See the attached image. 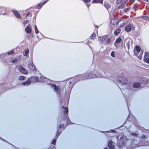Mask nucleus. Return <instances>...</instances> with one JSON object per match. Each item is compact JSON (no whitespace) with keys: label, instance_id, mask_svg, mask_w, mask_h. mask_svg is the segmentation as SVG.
I'll list each match as a JSON object with an SVG mask.
<instances>
[{"label":"nucleus","instance_id":"obj_27","mask_svg":"<svg viewBox=\"0 0 149 149\" xmlns=\"http://www.w3.org/2000/svg\"><path fill=\"white\" fill-rule=\"evenodd\" d=\"M125 3H123L121 4H120L118 8V10H120L122 8L125 6Z\"/></svg>","mask_w":149,"mask_h":149},{"label":"nucleus","instance_id":"obj_55","mask_svg":"<svg viewBox=\"0 0 149 149\" xmlns=\"http://www.w3.org/2000/svg\"><path fill=\"white\" fill-rule=\"evenodd\" d=\"M95 27H98V26L95 25Z\"/></svg>","mask_w":149,"mask_h":149},{"label":"nucleus","instance_id":"obj_42","mask_svg":"<svg viewBox=\"0 0 149 149\" xmlns=\"http://www.w3.org/2000/svg\"><path fill=\"white\" fill-rule=\"evenodd\" d=\"M140 17H141L142 18L144 19H147V17L146 16H141Z\"/></svg>","mask_w":149,"mask_h":149},{"label":"nucleus","instance_id":"obj_32","mask_svg":"<svg viewBox=\"0 0 149 149\" xmlns=\"http://www.w3.org/2000/svg\"><path fill=\"white\" fill-rule=\"evenodd\" d=\"M14 53V51L13 50H11L7 52V54L8 55H11L13 54Z\"/></svg>","mask_w":149,"mask_h":149},{"label":"nucleus","instance_id":"obj_49","mask_svg":"<svg viewBox=\"0 0 149 149\" xmlns=\"http://www.w3.org/2000/svg\"><path fill=\"white\" fill-rule=\"evenodd\" d=\"M86 5L87 6V7L88 8L89 6H90V5H88V4H86Z\"/></svg>","mask_w":149,"mask_h":149},{"label":"nucleus","instance_id":"obj_13","mask_svg":"<svg viewBox=\"0 0 149 149\" xmlns=\"http://www.w3.org/2000/svg\"><path fill=\"white\" fill-rule=\"evenodd\" d=\"M28 67L29 69L32 70H34L35 69V66L34 65L33 63L29 64L28 65Z\"/></svg>","mask_w":149,"mask_h":149},{"label":"nucleus","instance_id":"obj_43","mask_svg":"<svg viewBox=\"0 0 149 149\" xmlns=\"http://www.w3.org/2000/svg\"><path fill=\"white\" fill-rule=\"evenodd\" d=\"M130 1L131 3H133L134 2V0H130Z\"/></svg>","mask_w":149,"mask_h":149},{"label":"nucleus","instance_id":"obj_61","mask_svg":"<svg viewBox=\"0 0 149 149\" xmlns=\"http://www.w3.org/2000/svg\"><path fill=\"white\" fill-rule=\"evenodd\" d=\"M1 8V7H0V8Z\"/></svg>","mask_w":149,"mask_h":149},{"label":"nucleus","instance_id":"obj_14","mask_svg":"<svg viewBox=\"0 0 149 149\" xmlns=\"http://www.w3.org/2000/svg\"><path fill=\"white\" fill-rule=\"evenodd\" d=\"M30 26L29 25H28L26 26V27L25 29V31L26 33H30L31 31V30L29 27Z\"/></svg>","mask_w":149,"mask_h":149},{"label":"nucleus","instance_id":"obj_33","mask_svg":"<svg viewBox=\"0 0 149 149\" xmlns=\"http://www.w3.org/2000/svg\"><path fill=\"white\" fill-rule=\"evenodd\" d=\"M115 52L113 51H112L111 54V56L113 57H115Z\"/></svg>","mask_w":149,"mask_h":149},{"label":"nucleus","instance_id":"obj_39","mask_svg":"<svg viewBox=\"0 0 149 149\" xmlns=\"http://www.w3.org/2000/svg\"><path fill=\"white\" fill-rule=\"evenodd\" d=\"M64 126V125L63 124H61L60 125L58 128H61L62 127L63 128Z\"/></svg>","mask_w":149,"mask_h":149},{"label":"nucleus","instance_id":"obj_8","mask_svg":"<svg viewBox=\"0 0 149 149\" xmlns=\"http://www.w3.org/2000/svg\"><path fill=\"white\" fill-rule=\"evenodd\" d=\"M149 53L148 52H145L144 57V60L148 63H149Z\"/></svg>","mask_w":149,"mask_h":149},{"label":"nucleus","instance_id":"obj_6","mask_svg":"<svg viewBox=\"0 0 149 149\" xmlns=\"http://www.w3.org/2000/svg\"><path fill=\"white\" fill-rule=\"evenodd\" d=\"M149 83V80L145 78H140V88L141 84H146Z\"/></svg>","mask_w":149,"mask_h":149},{"label":"nucleus","instance_id":"obj_28","mask_svg":"<svg viewBox=\"0 0 149 149\" xmlns=\"http://www.w3.org/2000/svg\"><path fill=\"white\" fill-rule=\"evenodd\" d=\"M96 36V34L95 33H93L91 36L90 37V38L91 39H94Z\"/></svg>","mask_w":149,"mask_h":149},{"label":"nucleus","instance_id":"obj_25","mask_svg":"<svg viewBox=\"0 0 149 149\" xmlns=\"http://www.w3.org/2000/svg\"><path fill=\"white\" fill-rule=\"evenodd\" d=\"M108 35L104 36L100 38V39L102 41H104L107 38Z\"/></svg>","mask_w":149,"mask_h":149},{"label":"nucleus","instance_id":"obj_59","mask_svg":"<svg viewBox=\"0 0 149 149\" xmlns=\"http://www.w3.org/2000/svg\"><path fill=\"white\" fill-rule=\"evenodd\" d=\"M40 77V78H41V77H42H42Z\"/></svg>","mask_w":149,"mask_h":149},{"label":"nucleus","instance_id":"obj_5","mask_svg":"<svg viewBox=\"0 0 149 149\" xmlns=\"http://www.w3.org/2000/svg\"><path fill=\"white\" fill-rule=\"evenodd\" d=\"M62 108H64V110L63 111V113L65 115V114H66V115L65 116V119L67 120V124H69V122L68 121V120L70 121V119L68 116V108L67 107H63Z\"/></svg>","mask_w":149,"mask_h":149},{"label":"nucleus","instance_id":"obj_52","mask_svg":"<svg viewBox=\"0 0 149 149\" xmlns=\"http://www.w3.org/2000/svg\"><path fill=\"white\" fill-rule=\"evenodd\" d=\"M101 73L102 74L103 73H104V72L102 71V72H101Z\"/></svg>","mask_w":149,"mask_h":149},{"label":"nucleus","instance_id":"obj_58","mask_svg":"<svg viewBox=\"0 0 149 149\" xmlns=\"http://www.w3.org/2000/svg\"><path fill=\"white\" fill-rule=\"evenodd\" d=\"M126 3V1H125L124 3H125V4Z\"/></svg>","mask_w":149,"mask_h":149},{"label":"nucleus","instance_id":"obj_10","mask_svg":"<svg viewBox=\"0 0 149 149\" xmlns=\"http://www.w3.org/2000/svg\"><path fill=\"white\" fill-rule=\"evenodd\" d=\"M113 142L111 140L109 141L108 143V146L109 149H114L115 146L113 144Z\"/></svg>","mask_w":149,"mask_h":149},{"label":"nucleus","instance_id":"obj_16","mask_svg":"<svg viewBox=\"0 0 149 149\" xmlns=\"http://www.w3.org/2000/svg\"><path fill=\"white\" fill-rule=\"evenodd\" d=\"M31 82L29 79L26 81L22 83V84L23 85L28 86L31 84Z\"/></svg>","mask_w":149,"mask_h":149},{"label":"nucleus","instance_id":"obj_15","mask_svg":"<svg viewBox=\"0 0 149 149\" xmlns=\"http://www.w3.org/2000/svg\"><path fill=\"white\" fill-rule=\"evenodd\" d=\"M132 40L128 41L126 44V46L127 48L128 49H130V46H132Z\"/></svg>","mask_w":149,"mask_h":149},{"label":"nucleus","instance_id":"obj_54","mask_svg":"<svg viewBox=\"0 0 149 149\" xmlns=\"http://www.w3.org/2000/svg\"><path fill=\"white\" fill-rule=\"evenodd\" d=\"M69 88H72V86H70V87H69Z\"/></svg>","mask_w":149,"mask_h":149},{"label":"nucleus","instance_id":"obj_56","mask_svg":"<svg viewBox=\"0 0 149 149\" xmlns=\"http://www.w3.org/2000/svg\"><path fill=\"white\" fill-rule=\"evenodd\" d=\"M106 132H109V131H107Z\"/></svg>","mask_w":149,"mask_h":149},{"label":"nucleus","instance_id":"obj_24","mask_svg":"<svg viewBox=\"0 0 149 149\" xmlns=\"http://www.w3.org/2000/svg\"><path fill=\"white\" fill-rule=\"evenodd\" d=\"M133 86L135 88L140 87V83L135 82L133 84Z\"/></svg>","mask_w":149,"mask_h":149},{"label":"nucleus","instance_id":"obj_18","mask_svg":"<svg viewBox=\"0 0 149 149\" xmlns=\"http://www.w3.org/2000/svg\"><path fill=\"white\" fill-rule=\"evenodd\" d=\"M104 6L107 10H108L111 7V6L109 3L105 2H104Z\"/></svg>","mask_w":149,"mask_h":149},{"label":"nucleus","instance_id":"obj_1","mask_svg":"<svg viewBox=\"0 0 149 149\" xmlns=\"http://www.w3.org/2000/svg\"><path fill=\"white\" fill-rule=\"evenodd\" d=\"M97 77H103L102 74H97V75H96L94 73H90V74H86L85 75H84V79H91Z\"/></svg>","mask_w":149,"mask_h":149},{"label":"nucleus","instance_id":"obj_45","mask_svg":"<svg viewBox=\"0 0 149 149\" xmlns=\"http://www.w3.org/2000/svg\"><path fill=\"white\" fill-rule=\"evenodd\" d=\"M146 137V136L145 135H143L142 136V138L143 139H145Z\"/></svg>","mask_w":149,"mask_h":149},{"label":"nucleus","instance_id":"obj_34","mask_svg":"<svg viewBox=\"0 0 149 149\" xmlns=\"http://www.w3.org/2000/svg\"><path fill=\"white\" fill-rule=\"evenodd\" d=\"M130 10V8H128L125 9L124 10V11L125 13H127V11Z\"/></svg>","mask_w":149,"mask_h":149},{"label":"nucleus","instance_id":"obj_19","mask_svg":"<svg viewBox=\"0 0 149 149\" xmlns=\"http://www.w3.org/2000/svg\"><path fill=\"white\" fill-rule=\"evenodd\" d=\"M103 0H93L92 3H99L102 4L103 3Z\"/></svg>","mask_w":149,"mask_h":149},{"label":"nucleus","instance_id":"obj_17","mask_svg":"<svg viewBox=\"0 0 149 149\" xmlns=\"http://www.w3.org/2000/svg\"><path fill=\"white\" fill-rule=\"evenodd\" d=\"M50 84L51 87L52 88H53L54 89V91H57L58 90V88L57 86L54 84Z\"/></svg>","mask_w":149,"mask_h":149},{"label":"nucleus","instance_id":"obj_38","mask_svg":"<svg viewBox=\"0 0 149 149\" xmlns=\"http://www.w3.org/2000/svg\"><path fill=\"white\" fill-rule=\"evenodd\" d=\"M29 22V20H24V25H25L27 23H28Z\"/></svg>","mask_w":149,"mask_h":149},{"label":"nucleus","instance_id":"obj_37","mask_svg":"<svg viewBox=\"0 0 149 149\" xmlns=\"http://www.w3.org/2000/svg\"><path fill=\"white\" fill-rule=\"evenodd\" d=\"M133 8L135 10H136L138 9V7L135 5H134L133 6Z\"/></svg>","mask_w":149,"mask_h":149},{"label":"nucleus","instance_id":"obj_53","mask_svg":"<svg viewBox=\"0 0 149 149\" xmlns=\"http://www.w3.org/2000/svg\"><path fill=\"white\" fill-rule=\"evenodd\" d=\"M104 149H108V148H104Z\"/></svg>","mask_w":149,"mask_h":149},{"label":"nucleus","instance_id":"obj_20","mask_svg":"<svg viewBox=\"0 0 149 149\" xmlns=\"http://www.w3.org/2000/svg\"><path fill=\"white\" fill-rule=\"evenodd\" d=\"M131 27L129 25H127L125 28V30L127 32H129L131 30Z\"/></svg>","mask_w":149,"mask_h":149},{"label":"nucleus","instance_id":"obj_40","mask_svg":"<svg viewBox=\"0 0 149 149\" xmlns=\"http://www.w3.org/2000/svg\"><path fill=\"white\" fill-rule=\"evenodd\" d=\"M123 1V0H117L116 2L117 3H120Z\"/></svg>","mask_w":149,"mask_h":149},{"label":"nucleus","instance_id":"obj_41","mask_svg":"<svg viewBox=\"0 0 149 149\" xmlns=\"http://www.w3.org/2000/svg\"><path fill=\"white\" fill-rule=\"evenodd\" d=\"M84 1L86 3H88L91 0H84Z\"/></svg>","mask_w":149,"mask_h":149},{"label":"nucleus","instance_id":"obj_11","mask_svg":"<svg viewBox=\"0 0 149 149\" xmlns=\"http://www.w3.org/2000/svg\"><path fill=\"white\" fill-rule=\"evenodd\" d=\"M12 12L15 15L17 18L20 19L22 17L20 15V14L18 13L17 11L13 10H12Z\"/></svg>","mask_w":149,"mask_h":149},{"label":"nucleus","instance_id":"obj_7","mask_svg":"<svg viewBox=\"0 0 149 149\" xmlns=\"http://www.w3.org/2000/svg\"><path fill=\"white\" fill-rule=\"evenodd\" d=\"M18 68L19 71L23 74H27L28 73L27 70L23 67L22 65L19 66Z\"/></svg>","mask_w":149,"mask_h":149},{"label":"nucleus","instance_id":"obj_46","mask_svg":"<svg viewBox=\"0 0 149 149\" xmlns=\"http://www.w3.org/2000/svg\"><path fill=\"white\" fill-rule=\"evenodd\" d=\"M17 61V59H15V60H13V63L15 62H16Z\"/></svg>","mask_w":149,"mask_h":149},{"label":"nucleus","instance_id":"obj_51","mask_svg":"<svg viewBox=\"0 0 149 149\" xmlns=\"http://www.w3.org/2000/svg\"><path fill=\"white\" fill-rule=\"evenodd\" d=\"M115 45V46L116 47H117V45L115 43V44H114Z\"/></svg>","mask_w":149,"mask_h":149},{"label":"nucleus","instance_id":"obj_2","mask_svg":"<svg viewBox=\"0 0 149 149\" xmlns=\"http://www.w3.org/2000/svg\"><path fill=\"white\" fill-rule=\"evenodd\" d=\"M130 140L129 139H127L126 136H122L118 140V141L119 142L120 144L125 146L126 145V144Z\"/></svg>","mask_w":149,"mask_h":149},{"label":"nucleus","instance_id":"obj_50","mask_svg":"<svg viewBox=\"0 0 149 149\" xmlns=\"http://www.w3.org/2000/svg\"><path fill=\"white\" fill-rule=\"evenodd\" d=\"M58 133H59L58 131V130H57V134H58Z\"/></svg>","mask_w":149,"mask_h":149},{"label":"nucleus","instance_id":"obj_31","mask_svg":"<svg viewBox=\"0 0 149 149\" xmlns=\"http://www.w3.org/2000/svg\"><path fill=\"white\" fill-rule=\"evenodd\" d=\"M111 38H108L107 40H106V42L108 43H110V42L111 41Z\"/></svg>","mask_w":149,"mask_h":149},{"label":"nucleus","instance_id":"obj_12","mask_svg":"<svg viewBox=\"0 0 149 149\" xmlns=\"http://www.w3.org/2000/svg\"><path fill=\"white\" fill-rule=\"evenodd\" d=\"M29 79L31 81L34 82H38L39 81L38 78L37 77H32Z\"/></svg>","mask_w":149,"mask_h":149},{"label":"nucleus","instance_id":"obj_36","mask_svg":"<svg viewBox=\"0 0 149 149\" xmlns=\"http://www.w3.org/2000/svg\"><path fill=\"white\" fill-rule=\"evenodd\" d=\"M56 140L55 139H53L52 141V143L54 144V145H55L56 143Z\"/></svg>","mask_w":149,"mask_h":149},{"label":"nucleus","instance_id":"obj_60","mask_svg":"<svg viewBox=\"0 0 149 149\" xmlns=\"http://www.w3.org/2000/svg\"><path fill=\"white\" fill-rule=\"evenodd\" d=\"M140 50H141V48H140Z\"/></svg>","mask_w":149,"mask_h":149},{"label":"nucleus","instance_id":"obj_3","mask_svg":"<svg viewBox=\"0 0 149 149\" xmlns=\"http://www.w3.org/2000/svg\"><path fill=\"white\" fill-rule=\"evenodd\" d=\"M117 81L122 84H125L127 83V80L126 78L123 76H120L117 77Z\"/></svg>","mask_w":149,"mask_h":149},{"label":"nucleus","instance_id":"obj_57","mask_svg":"<svg viewBox=\"0 0 149 149\" xmlns=\"http://www.w3.org/2000/svg\"><path fill=\"white\" fill-rule=\"evenodd\" d=\"M141 52L142 53V54H143V51H141Z\"/></svg>","mask_w":149,"mask_h":149},{"label":"nucleus","instance_id":"obj_26","mask_svg":"<svg viewBox=\"0 0 149 149\" xmlns=\"http://www.w3.org/2000/svg\"><path fill=\"white\" fill-rule=\"evenodd\" d=\"M29 52V50L28 49H27L26 50L25 49L23 53L24 55V56H27Z\"/></svg>","mask_w":149,"mask_h":149},{"label":"nucleus","instance_id":"obj_21","mask_svg":"<svg viewBox=\"0 0 149 149\" xmlns=\"http://www.w3.org/2000/svg\"><path fill=\"white\" fill-rule=\"evenodd\" d=\"M122 40L121 38L118 37V38L116 40V41L114 43V44H115V43H117L118 44L120 43V42Z\"/></svg>","mask_w":149,"mask_h":149},{"label":"nucleus","instance_id":"obj_44","mask_svg":"<svg viewBox=\"0 0 149 149\" xmlns=\"http://www.w3.org/2000/svg\"><path fill=\"white\" fill-rule=\"evenodd\" d=\"M30 14V12L28 13H27V14L26 15L25 17H26L27 16H28Z\"/></svg>","mask_w":149,"mask_h":149},{"label":"nucleus","instance_id":"obj_47","mask_svg":"<svg viewBox=\"0 0 149 149\" xmlns=\"http://www.w3.org/2000/svg\"><path fill=\"white\" fill-rule=\"evenodd\" d=\"M71 83V81L69 82L68 83V84H69V86H70V85Z\"/></svg>","mask_w":149,"mask_h":149},{"label":"nucleus","instance_id":"obj_9","mask_svg":"<svg viewBox=\"0 0 149 149\" xmlns=\"http://www.w3.org/2000/svg\"><path fill=\"white\" fill-rule=\"evenodd\" d=\"M49 0H47L43 3H38L37 4L36 6L35 7L36 9L38 8V9H40L42 6L45 4Z\"/></svg>","mask_w":149,"mask_h":149},{"label":"nucleus","instance_id":"obj_35","mask_svg":"<svg viewBox=\"0 0 149 149\" xmlns=\"http://www.w3.org/2000/svg\"><path fill=\"white\" fill-rule=\"evenodd\" d=\"M132 134L133 136H135L136 137H138V134H137L136 133H134V132L132 133Z\"/></svg>","mask_w":149,"mask_h":149},{"label":"nucleus","instance_id":"obj_4","mask_svg":"<svg viewBox=\"0 0 149 149\" xmlns=\"http://www.w3.org/2000/svg\"><path fill=\"white\" fill-rule=\"evenodd\" d=\"M140 52V46L138 45H136L134 50V53L135 56L136 58L140 59V55L139 53Z\"/></svg>","mask_w":149,"mask_h":149},{"label":"nucleus","instance_id":"obj_29","mask_svg":"<svg viewBox=\"0 0 149 149\" xmlns=\"http://www.w3.org/2000/svg\"><path fill=\"white\" fill-rule=\"evenodd\" d=\"M25 79V77L23 76H21L19 77V79L20 80H24Z\"/></svg>","mask_w":149,"mask_h":149},{"label":"nucleus","instance_id":"obj_30","mask_svg":"<svg viewBox=\"0 0 149 149\" xmlns=\"http://www.w3.org/2000/svg\"><path fill=\"white\" fill-rule=\"evenodd\" d=\"M35 29L36 33V34H38L39 33V31L38 30L36 25H35Z\"/></svg>","mask_w":149,"mask_h":149},{"label":"nucleus","instance_id":"obj_23","mask_svg":"<svg viewBox=\"0 0 149 149\" xmlns=\"http://www.w3.org/2000/svg\"><path fill=\"white\" fill-rule=\"evenodd\" d=\"M50 80L49 79L44 76L43 77V79H42V80H41V82H42L43 83H45L46 81L47 82V81H49Z\"/></svg>","mask_w":149,"mask_h":149},{"label":"nucleus","instance_id":"obj_48","mask_svg":"<svg viewBox=\"0 0 149 149\" xmlns=\"http://www.w3.org/2000/svg\"><path fill=\"white\" fill-rule=\"evenodd\" d=\"M6 13H3L2 14V15H5L6 14Z\"/></svg>","mask_w":149,"mask_h":149},{"label":"nucleus","instance_id":"obj_22","mask_svg":"<svg viewBox=\"0 0 149 149\" xmlns=\"http://www.w3.org/2000/svg\"><path fill=\"white\" fill-rule=\"evenodd\" d=\"M121 31V29H117L114 32V34L115 36L117 35Z\"/></svg>","mask_w":149,"mask_h":149}]
</instances>
